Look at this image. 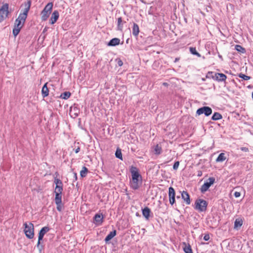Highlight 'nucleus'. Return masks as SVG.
Returning <instances> with one entry per match:
<instances>
[{
  "label": "nucleus",
  "instance_id": "obj_1",
  "mask_svg": "<svg viewBox=\"0 0 253 253\" xmlns=\"http://www.w3.org/2000/svg\"><path fill=\"white\" fill-rule=\"evenodd\" d=\"M31 1H28L24 3V8L22 12H20L18 18L15 20L12 33L16 37L19 33L21 28L24 26L26 19L27 17L28 13L31 6Z\"/></svg>",
  "mask_w": 253,
  "mask_h": 253
},
{
  "label": "nucleus",
  "instance_id": "obj_2",
  "mask_svg": "<svg viewBox=\"0 0 253 253\" xmlns=\"http://www.w3.org/2000/svg\"><path fill=\"white\" fill-rule=\"evenodd\" d=\"M132 178L130 180V187L133 190L138 189L142 183V176L137 168L131 166L130 169Z\"/></svg>",
  "mask_w": 253,
  "mask_h": 253
},
{
  "label": "nucleus",
  "instance_id": "obj_3",
  "mask_svg": "<svg viewBox=\"0 0 253 253\" xmlns=\"http://www.w3.org/2000/svg\"><path fill=\"white\" fill-rule=\"evenodd\" d=\"M25 229L24 233L27 238L32 239L34 236V227L33 223L30 222L29 224L25 222L23 224Z\"/></svg>",
  "mask_w": 253,
  "mask_h": 253
},
{
  "label": "nucleus",
  "instance_id": "obj_4",
  "mask_svg": "<svg viewBox=\"0 0 253 253\" xmlns=\"http://www.w3.org/2000/svg\"><path fill=\"white\" fill-rule=\"evenodd\" d=\"M53 7V3H48L41 12V19L42 21H45L51 13Z\"/></svg>",
  "mask_w": 253,
  "mask_h": 253
},
{
  "label": "nucleus",
  "instance_id": "obj_5",
  "mask_svg": "<svg viewBox=\"0 0 253 253\" xmlns=\"http://www.w3.org/2000/svg\"><path fill=\"white\" fill-rule=\"evenodd\" d=\"M208 203L206 201L199 199L195 203V209L201 212L205 211L207 210Z\"/></svg>",
  "mask_w": 253,
  "mask_h": 253
},
{
  "label": "nucleus",
  "instance_id": "obj_6",
  "mask_svg": "<svg viewBox=\"0 0 253 253\" xmlns=\"http://www.w3.org/2000/svg\"><path fill=\"white\" fill-rule=\"evenodd\" d=\"M9 5L6 3L3 4L0 8V23H1L4 19H5L9 11L8 10Z\"/></svg>",
  "mask_w": 253,
  "mask_h": 253
},
{
  "label": "nucleus",
  "instance_id": "obj_7",
  "mask_svg": "<svg viewBox=\"0 0 253 253\" xmlns=\"http://www.w3.org/2000/svg\"><path fill=\"white\" fill-rule=\"evenodd\" d=\"M215 182V178L210 177L205 181L204 183L200 188V191L202 193H205L208 190L209 188Z\"/></svg>",
  "mask_w": 253,
  "mask_h": 253
},
{
  "label": "nucleus",
  "instance_id": "obj_8",
  "mask_svg": "<svg viewBox=\"0 0 253 253\" xmlns=\"http://www.w3.org/2000/svg\"><path fill=\"white\" fill-rule=\"evenodd\" d=\"M211 76L212 79L216 80L218 82L225 81L227 78L226 76L224 74L209 72L207 77L209 78Z\"/></svg>",
  "mask_w": 253,
  "mask_h": 253
},
{
  "label": "nucleus",
  "instance_id": "obj_9",
  "mask_svg": "<svg viewBox=\"0 0 253 253\" xmlns=\"http://www.w3.org/2000/svg\"><path fill=\"white\" fill-rule=\"evenodd\" d=\"M212 113V110L209 106H203L199 108L196 111V114L197 115H201L204 114L205 116H210Z\"/></svg>",
  "mask_w": 253,
  "mask_h": 253
},
{
  "label": "nucleus",
  "instance_id": "obj_10",
  "mask_svg": "<svg viewBox=\"0 0 253 253\" xmlns=\"http://www.w3.org/2000/svg\"><path fill=\"white\" fill-rule=\"evenodd\" d=\"M50 230V228L48 226H44L42 227L39 233L38 241L37 243V247L39 248L41 251V247H40L41 241L42 240L44 235Z\"/></svg>",
  "mask_w": 253,
  "mask_h": 253
},
{
  "label": "nucleus",
  "instance_id": "obj_11",
  "mask_svg": "<svg viewBox=\"0 0 253 253\" xmlns=\"http://www.w3.org/2000/svg\"><path fill=\"white\" fill-rule=\"evenodd\" d=\"M169 203L171 205H173L175 202V191L172 187L169 188Z\"/></svg>",
  "mask_w": 253,
  "mask_h": 253
},
{
  "label": "nucleus",
  "instance_id": "obj_12",
  "mask_svg": "<svg viewBox=\"0 0 253 253\" xmlns=\"http://www.w3.org/2000/svg\"><path fill=\"white\" fill-rule=\"evenodd\" d=\"M59 16V12L57 10H54L52 15L50 19V23L51 24H54L58 19Z\"/></svg>",
  "mask_w": 253,
  "mask_h": 253
},
{
  "label": "nucleus",
  "instance_id": "obj_13",
  "mask_svg": "<svg viewBox=\"0 0 253 253\" xmlns=\"http://www.w3.org/2000/svg\"><path fill=\"white\" fill-rule=\"evenodd\" d=\"M181 197L187 204H190V196L187 191H183L181 193Z\"/></svg>",
  "mask_w": 253,
  "mask_h": 253
},
{
  "label": "nucleus",
  "instance_id": "obj_14",
  "mask_svg": "<svg viewBox=\"0 0 253 253\" xmlns=\"http://www.w3.org/2000/svg\"><path fill=\"white\" fill-rule=\"evenodd\" d=\"M142 214L145 217L146 219H149L150 217V214L151 213L150 209L148 207H145L143 209H142Z\"/></svg>",
  "mask_w": 253,
  "mask_h": 253
},
{
  "label": "nucleus",
  "instance_id": "obj_15",
  "mask_svg": "<svg viewBox=\"0 0 253 253\" xmlns=\"http://www.w3.org/2000/svg\"><path fill=\"white\" fill-rule=\"evenodd\" d=\"M120 42V40L118 38H113L108 43V46H114L119 45Z\"/></svg>",
  "mask_w": 253,
  "mask_h": 253
},
{
  "label": "nucleus",
  "instance_id": "obj_16",
  "mask_svg": "<svg viewBox=\"0 0 253 253\" xmlns=\"http://www.w3.org/2000/svg\"><path fill=\"white\" fill-rule=\"evenodd\" d=\"M47 84L45 83L42 86V94L43 97H45L48 95L49 90L47 86Z\"/></svg>",
  "mask_w": 253,
  "mask_h": 253
},
{
  "label": "nucleus",
  "instance_id": "obj_17",
  "mask_svg": "<svg viewBox=\"0 0 253 253\" xmlns=\"http://www.w3.org/2000/svg\"><path fill=\"white\" fill-rule=\"evenodd\" d=\"M93 218L96 223L100 224L103 221V216L102 214H96Z\"/></svg>",
  "mask_w": 253,
  "mask_h": 253
},
{
  "label": "nucleus",
  "instance_id": "obj_18",
  "mask_svg": "<svg viewBox=\"0 0 253 253\" xmlns=\"http://www.w3.org/2000/svg\"><path fill=\"white\" fill-rule=\"evenodd\" d=\"M116 235V230H114V231L110 232L105 239V242L107 243L108 241L111 240L114 237H115Z\"/></svg>",
  "mask_w": 253,
  "mask_h": 253
},
{
  "label": "nucleus",
  "instance_id": "obj_19",
  "mask_svg": "<svg viewBox=\"0 0 253 253\" xmlns=\"http://www.w3.org/2000/svg\"><path fill=\"white\" fill-rule=\"evenodd\" d=\"M139 33V29L138 25L136 23H133L132 28V34L135 37H137Z\"/></svg>",
  "mask_w": 253,
  "mask_h": 253
},
{
  "label": "nucleus",
  "instance_id": "obj_20",
  "mask_svg": "<svg viewBox=\"0 0 253 253\" xmlns=\"http://www.w3.org/2000/svg\"><path fill=\"white\" fill-rule=\"evenodd\" d=\"M222 118V115L218 112H214L211 117V119L213 121H217L221 119Z\"/></svg>",
  "mask_w": 253,
  "mask_h": 253
},
{
  "label": "nucleus",
  "instance_id": "obj_21",
  "mask_svg": "<svg viewBox=\"0 0 253 253\" xmlns=\"http://www.w3.org/2000/svg\"><path fill=\"white\" fill-rule=\"evenodd\" d=\"M226 158L225 154L223 153H220L216 159V162H222L226 160Z\"/></svg>",
  "mask_w": 253,
  "mask_h": 253
},
{
  "label": "nucleus",
  "instance_id": "obj_22",
  "mask_svg": "<svg viewBox=\"0 0 253 253\" xmlns=\"http://www.w3.org/2000/svg\"><path fill=\"white\" fill-rule=\"evenodd\" d=\"M191 54L197 57H201L202 56L201 54L197 50L196 47H191Z\"/></svg>",
  "mask_w": 253,
  "mask_h": 253
},
{
  "label": "nucleus",
  "instance_id": "obj_23",
  "mask_svg": "<svg viewBox=\"0 0 253 253\" xmlns=\"http://www.w3.org/2000/svg\"><path fill=\"white\" fill-rule=\"evenodd\" d=\"M243 224V220L241 219H236L234 222V228H238Z\"/></svg>",
  "mask_w": 253,
  "mask_h": 253
},
{
  "label": "nucleus",
  "instance_id": "obj_24",
  "mask_svg": "<svg viewBox=\"0 0 253 253\" xmlns=\"http://www.w3.org/2000/svg\"><path fill=\"white\" fill-rule=\"evenodd\" d=\"M182 248L186 253H190V244L189 243H188L187 245L185 243L183 242L182 244Z\"/></svg>",
  "mask_w": 253,
  "mask_h": 253
},
{
  "label": "nucleus",
  "instance_id": "obj_25",
  "mask_svg": "<svg viewBox=\"0 0 253 253\" xmlns=\"http://www.w3.org/2000/svg\"><path fill=\"white\" fill-rule=\"evenodd\" d=\"M70 96L71 93L69 91H65L61 94L60 97L64 99H67Z\"/></svg>",
  "mask_w": 253,
  "mask_h": 253
},
{
  "label": "nucleus",
  "instance_id": "obj_26",
  "mask_svg": "<svg viewBox=\"0 0 253 253\" xmlns=\"http://www.w3.org/2000/svg\"><path fill=\"white\" fill-rule=\"evenodd\" d=\"M88 172V169L85 167H83L80 171V175L82 177H84L86 175Z\"/></svg>",
  "mask_w": 253,
  "mask_h": 253
},
{
  "label": "nucleus",
  "instance_id": "obj_27",
  "mask_svg": "<svg viewBox=\"0 0 253 253\" xmlns=\"http://www.w3.org/2000/svg\"><path fill=\"white\" fill-rule=\"evenodd\" d=\"M235 48L237 51L240 52L242 53H244L246 52L245 48L240 45H236Z\"/></svg>",
  "mask_w": 253,
  "mask_h": 253
},
{
  "label": "nucleus",
  "instance_id": "obj_28",
  "mask_svg": "<svg viewBox=\"0 0 253 253\" xmlns=\"http://www.w3.org/2000/svg\"><path fill=\"white\" fill-rule=\"evenodd\" d=\"M115 156L116 158L123 160V157H122V154L121 152V150L119 148H118L116 150V151L115 152Z\"/></svg>",
  "mask_w": 253,
  "mask_h": 253
},
{
  "label": "nucleus",
  "instance_id": "obj_29",
  "mask_svg": "<svg viewBox=\"0 0 253 253\" xmlns=\"http://www.w3.org/2000/svg\"><path fill=\"white\" fill-rule=\"evenodd\" d=\"M55 203H58L62 202V194L59 193H55Z\"/></svg>",
  "mask_w": 253,
  "mask_h": 253
},
{
  "label": "nucleus",
  "instance_id": "obj_30",
  "mask_svg": "<svg viewBox=\"0 0 253 253\" xmlns=\"http://www.w3.org/2000/svg\"><path fill=\"white\" fill-rule=\"evenodd\" d=\"M63 191V185H59L58 186H56L54 193H59L62 194Z\"/></svg>",
  "mask_w": 253,
  "mask_h": 253
},
{
  "label": "nucleus",
  "instance_id": "obj_31",
  "mask_svg": "<svg viewBox=\"0 0 253 253\" xmlns=\"http://www.w3.org/2000/svg\"><path fill=\"white\" fill-rule=\"evenodd\" d=\"M238 77L240 78L243 79L244 80L247 81L251 79V77L248 76L245 74H243L242 73H240L238 75Z\"/></svg>",
  "mask_w": 253,
  "mask_h": 253
},
{
  "label": "nucleus",
  "instance_id": "obj_32",
  "mask_svg": "<svg viewBox=\"0 0 253 253\" xmlns=\"http://www.w3.org/2000/svg\"><path fill=\"white\" fill-rule=\"evenodd\" d=\"M162 148L158 145H157L154 149L155 153L156 154L159 155L161 153Z\"/></svg>",
  "mask_w": 253,
  "mask_h": 253
},
{
  "label": "nucleus",
  "instance_id": "obj_33",
  "mask_svg": "<svg viewBox=\"0 0 253 253\" xmlns=\"http://www.w3.org/2000/svg\"><path fill=\"white\" fill-rule=\"evenodd\" d=\"M122 22V19L121 17H119L118 18V29L119 30H122L123 26L121 25Z\"/></svg>",
  "mask_w": 253,
  "mask_h": 253
},
{
  "label": "nucleus",
  "instance_id": "obj_34",
  "mask_svg": "<svg viewBox=\"0 0 253 253\" xmlns=\"http://www.w3.org/2000/svg\"><path fill=\"white\" fill-rule=\"evenodd\" d=\"M56 205V209L58 211H61L62 210V202H59V203H58L57 202V203H55Z\"/></svg>",
  "mask_w": 253,
  "mask_h": 253
},
{
  "label": "nucleus",
  "instance_id": "obj_35",
  "mask_svg": "<svg viewBox=\"0 0 253 253\" xmlns=\"http://www.w3.org/2000/svg\"><path fill=\"white\" fill-rule=\"evenodd\" d=\"M54 182L56 184V186H58L59 185H63L62 181L58 178H55Z\"/></svg>",
  "mask_w": 253,
  "mask_h": 253
},
{
  "label": "nucleus",
  "instance_id": "obj_36",
  "mask_svg": "<svg viewBox=\"0 0 253 253\" xmlns=\"http://www.w3.org/2000/svg\"><path fill=\"white\" fill-rule=\"evenodd\" d=\"M179 165V162L178 161L175 162L173 166V169L176 170L178 169Z\"/></svg>",
  "mask_w": 253,
  "mask_h": 253
},
{
  "label": "nucleus",
  "instance_id": "obj_37",
  "mask_svg": "<svg viewBox=\"0 0 253 253\" xmlns=\"http://www.w3.org/2000/svg\"><path fill=\"white\" fill-rule=\"evenodd\" d=\"M203 239L206 241L209 240V239H210L209 234H205L204 236Z\"/></svg>",
  "mask_w": 253,
  "mask_h": 253
},
{
  "label": "nucleus",
  "instance_id": "obj_38",
  "mask_svg": "<svg viewBox=\"0 0 253 253\" xmlns=\"http://www.w3.org/2000/svg\"><path fill=\"white\" fill-rule=\"evenodd\" d=\"M234 195L236 198H238L241 196V193L239 192L236 191L234 192Z\"/></svg>",
  "mask_w": 253,
  "mask_h": 253
},
{
  "label": "nucleus",
  "instance_id": "obj_39",
  "mask_svg": "<svg viewBox=\"0 0 253 253\" xmlns=\"http://www.w3.org/2000/svg\"><path fill=\"white\" fill-rule=\"evenodd\" d=\"M118 65L119 66L121 67L123 65V62L121 59H118L117 61Z\"/></svg>",
  "mask_w": 253,
  "mask_h": 253
},
{
  "label": "nucleus",
  "instance_id": "obj_40",
  "mask_svg": "<svg viewBox=\"0 0 253 253\" xmlns=\"http://www.w3.org/2000/svg\"><path fill=\"white\" fill-rule=\"evenodd\" d=\"M241 150L244 152H248L249 148L247 147H241Z\"/></svg>",
  "mask_w": 253,
  "mask_h": 253
},
{
  "label": "nucleus",
  "instance_id": "obj_41",
  "mask_svg": "<svg viewBox=\"0 0 253 253\" xmlns=\"http://www.w3.org/2000/svg\"><path fill=\"white\" fill-rule=\"evenodd\" d=\"M73 174H74V178L75 180L76 181L78 179L77 174L76 172H74Z\"/></svg>",
  "mask_w": 253,
  "mask_h": 253
},
{
  "label": "nucleus",
  "instance_id": "obj_42",
  "mask_svg": "<svg viewBox=\"0 0 253 253\" xmlns=\"http://www.w3.org/2000/svg\"><path fill=\"white\" fill-rule=\"evenodd\" d=\"M80 150V148L78 147L77 149H75V152L76 153H78Z\"/></svg>",
  "mask_w": 253,
  "mask_h": 253
},
{
  "label": "nucleus",
  "instance_id": "obj_43",
  "mask_svg": "<svg viewBox=\"0 0 253 253\" xmlns=\"http://www.w3.org/2000/svg\"><path fill=\"white\" fill-rule=\"evenodd\" d=\"M202 175V172L201 171H198V176H201Z\"/></svg>",
  "mask_w": 253,
  "mask_h": 253
},
{
  "label": "nucleus",
  "instance_id": "obj_44",
  "mask_svg": "<svg viewBox=\"0 0 253 253\" xmlns=\"http://www.w3.org/2000/svg\"><path fill=\"white\" fill-rule=\"evenodd\" d=\"M168 84V83H163V85H165V86H167Z\"/></svg>",
  "mask_w": 253,
  "mask_h": 253
},
{
  "label": "nucleus",
  "instance_id": "obj_45",
  "mask_svg": "<svg viewBox=\"0 0 253 253\" xmlns=\"http://www.w3.org/2000/svg\"><path fill=\"white\" fill-rule=\"evenodd\" d=\"M178 58H176L175 59V61H174V62H176V61H178Z\"/></svg>",
  "mask_w": 253,
  "mask_h": 253
},
{
  "label": "nucleus",
  "instance_id": "obj_46",
  "mask_svg": "<svg viewBox=\"0 0 253 253\" xmlns=\"http://www.w3.org/2000/svg\"><path fill=\"white\" fill-rule=\"evenodd\" d=\"M218 56H219V58L222 59V57L221 55H219Z\"/></svg>",
  "mask_w": 253,
  "mask_h": 253
},
{
  "label": "nucleus",
  "instance_id": "obj_47",
  "mask_svg": "<svg viewBox=\"0 0 253 253\" xmlns=\"http://www.w3.org/2000/svg\"><path fill=\"white\" fill-rule=\"evenodd\" d=\"M191 253H193L192 249H191Z\"/></svg>",
  "mask_w": 253,
  "mask_h": 253
}]
</instances>
